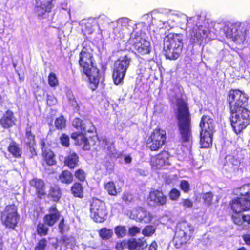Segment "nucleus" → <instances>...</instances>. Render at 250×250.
I'll return each mask as SVG.
<instances>
[{
	"label": "nucleus",
	"mask_w": 250,
	"mask_h": 250,
	"mask_svg": "<svg viewBox=\"0 0 250 250\" xmlns=\"http://www.w3.org/2000/svg\"><path fill=\"white\" fill-rule=\"evenodd\" d=\"M83 48L79 53L78 63L82 72L88 78L89 87L94 91L99 83V70L94 66V57L90 43L84 41Z\"/></svg>",
	"instance_id": "obj_1"
},
{
	"label": "nucleus",
	"mask_w": 250,
	"mask_h": 250,
	"mask_svg": "<svg viewBox=\"0 0 250 250\" xmlns=\"http://www.w3.org/2000/svg\"><path fill=\"white\" fill-rule=\"evenodd\" d=\"M228 208L230 219L234 224L238 226H242L245 223L250 224V214L243 213L250 210V197L246 192L233 198L229 201Z\"/></svg>",
	"instance_id": "obj_2"
},
{
	"label": "nucleus",
	"mask_w": 250,
	"mask_h": 250,
	"mask_svg": "<svg viewBox=\"0 0 250 250\" xmlns=\"http://www.w3.org/2000/svg\"><path fill=\"white\" fill-rule=\"evenodd\" d=\"M177 119L179 142L183 146L191 144L193 135L189 110H178Z\"/></svg>",
	"instance_id": "obj_3"
},
{
	"label": "nucleus",
	"mask_w": 250,
	"mask_h": 250,
	"mask_svg": "<svg viewBox=\"0 0 250 250\" xmlns=\"http://www.w3.org/2000/svg\"><path fill=\"white\" fill-rule=\"evenodd\" d=\"M183 34L169 33L164 38L163 50L167 59L175 60L180 56L183 47Z\"/></svg>",
	"instance_id": "obj_4"
},
{
	"label": "nucleus",
	"mask_w": 250,
	"mask_h": 250,
	"mask_svg": "<svg viewBox=\"0 0 250 250\" xmlns=\"http://www.w3.org/2000/svg\"><path fill=\"white\" fill-rule=\"evenodd\" d=\"M200 143L201 148H209L212 144V136L214 131V123L208 115H204L199 124Z\"/></svg>",
	"instance_id": "obj_5"
},
{
	"label": "nucleus",
	"mask_w": 250,
	"mask_h": 250,
	"mask_svg": "<svg viewBox=\"0 0 250 250\" xmlns=\"http://www.w3.org/2000/svg\"><path fill=\"white\" fill-rule=\"evenodd\" d=\"M179 229L175 234L173 240L175 246L177 248L190 243V240L193 238L194 228L189 223L182 221L178 224Z\"/></svg>",
	"instance_id": "obj_6"
},
{
	"label": "nucleus",
	"mask_w": 250,
	"mask_h": 250,
	"mask_svg": "<svg viewBox=\"0 0 250 250\" xmlns=\"http://www.w3.org/2000/svg\"><path fill=\"white\" fill-rule=\"evenodd\" d=\"M230 120L233 131L241 133L250 124V110H230Z\"/></svg>",
	"instance_id": "obj_7"
},
{
	"label": "nucleus",
	"mask_w": 250,
	"mask_h": 250,
	"mask_svg": "<svg viewBox=\"0 0 250 250\" xmlns=\"http://www.w3.org/2000/svg\"><path fill=\"white\" fill-rule=\"evenodd\" d=\"M226 100L230 109H247L248 97L243 91L231 89L227 93Z\"/></svg>",
	"instance_id": "obj_8"
},
{
	"label": "nucleus",
	"mask_w": 250,
	"mask_h": 250,
	"mask_svg": "<svg viewBox=\"0 0 250 250\" xmlns=\"http://www.w3.org/2000/svg\"><path fill=\"white\" fill-rule=\"evenodd\" d=\"M20 217L18 208L14 204L6 206L0 213V220L2 225L12 229H15L17 226Z\"/></svg>",
	"instance_id": "obj_9"
},
{
	"label": "nucleus",
	"mask_w": 250,
	"mask_h": 250,
	"mask_svg": "<svg viewBox=\"0 0 250 250\" xmlns=\"http://www.w3.org/2000/svg\"><path fill=\"white\" fill-rule=\"evenodd\" d=\"M166 132L159 128L154 129L146 141V147L151 151H158L166 144Z\"/></svg>",
	"instance_id": "obj_10"
},
{
	"label": "nucleus",
	"mask_w": 250,
	"mask_h": 250,
	"mask_svg": "<svg viewBox=\"0 0 250 250\" xmlns=\"http://www.w3.org/2000/svg\"><path fill=\"white\" fill-rule=\"evenodd\" d=\"M90 216L97 223H102L106 220L108 211L105 203L96 197L90 201Z\"/></svg>",
	"instance_id": "obj_11"
},
{
	"label": "nucleus",
	"mask_w": 250,
	"mask_h": 250,
	"mask_svg": "<svg viewBox=\"0 0 250 250\" xmlns=\"http://www.w3.org/2000/svg\"><path fill=\"white\" fill-rule=\"evenodd\" d=\"M131 61V58L126 54L120 57L115 62L112 73L115 84L119 85L122 82Z\"/></svg>",
	"instance_id": "obj_12"
},
{
	"label": "nucleus",
	"mask_w": 250,
	"mask_h": 250,
	"mask_svg": "<svg viewBox=\"0 0 250 250\" xmlns=\"http://www.w3.org/2000/svg\"><path fill=\"white\" fill-rule=\"evenodd\" d=\"M129 43L135 54L145 55L149 54L151 51L150 42L140 35H135L131 38Z\"/></svg>",
	"instance_id": "obj_13"
},
{
	"label": "nucleus",
	"mask_w": 250,
	"mask_h": 250,
	"mask_svg": "<svg viewBox=\"0 0 250 250\" xmlns=\"http://www.w3.org/2000/svg\"><path fill=\"white\" fill-rule=\"evenodd\" d=\"M170 155L168 151L163 149L159 153L152 156L150 158V164L153 168L165 169L171 165Z\"/></svg>",
	"instance_id": "obj_14"
},
{
	"label": "nucleus",
	"mask_w": 250,
	"mask_h": 250,
	"mask_svg": "<svg viewBox=\"0 0 250 250\" xmlns=\"http://www.w3.org/2000/svg\"><path fill=\"white\" fill-rule=\"evenodd\" d=\"M40 145L41 149V156L42 158V165L49 167L56 165L57 161L56 154L52 150L47 147L45 141L44 140H41Z\"/></svg>",
	"instance_id": "obj_15"
},
{
	"label": "nucleus",
	"mask_w": 250,
	"mask_h": 250,
	"mask_svg": "<svg viewBox=\"0 0 250 250\" xmlns=\"http://www.w3.org/2000/svg\"><path fill=\"white\" fill-rule=\"evenodd\" d=\"M167 201V196L162 190L152 189L147 197V202L149 206L163 207L166 206Z\"/></svg>",
	"instance_id": "obj_16"
},
{
	"label": "nucleus",
	"mask_w": 250,
	"mask_h": 250,
	"mask_svg": "<svg viewBox=\"0 0 250 250\" xmlns=\"http://www.w3.org/2000/svg\"><path fill=\"white\" fill-rule=\"evenodd\" d=\"M54 0H35L34 12L40 18H44L50 13Z\"/></svg>",
	"instance_id": "obj_17"
},
{
	"label": "nucleus",
	"mask_w": 250,
	"mask_h": 250,
	"mask_svg": "<svg viewBox=\"0 0 250 250\" xmlns=\"http://www.w3.org/2000/svg\"><path fill=\"white\" fill-rule=\"evenodd\" d=\"M130 217L137 222L144 223H149L152 219L151 213L141 206L134 208L130 212Z\"/></svg>",
	"instance_id": "obj_18"
},
{
	"label": "nucleus",
	"mask_w": 250,
	"mask_h": 250,
	"mask_svg": "<svg viewBox=\"0 0 250 250\" xmlns=\"http://www.w3.org/2000/svg\"><path fill=\"white\" fill-rule=\"evenodd\" d=\"M207 36V31L202 25L196 24L189 31L190 41L193 43L201 44Z\"/></svg>",
	"instance_id": "obj_19"
},
{
	"label": "nucleus",
	"mask_w": 250,
	"mask_h": 250,
	"mask_svg": "<svg viewBox=\"0 0 250 250\" xmlns=\"http://www.w3.org/2000/svg\"><path fill=\"white\" fill-rule=\"evenodd\" d=\"M30 187L35 190V194L39 199L45 198L47 195L46 185L41 179L34 178L29 181Z\"/></svg>",
	"instance_id": "obj_20"
},
{
	"label": "nucleus",
	"mask_w": 250,
	"mask_h": 250,
	"mask_svg": "<svg viewBox=\"0 0 250 250\" xmlns=\"http://www.w3.org/2000/svg\"><path fill=\"white\" fill-rule=\"evenodd\" d=\"M48 211V213L43 216V221L49 227H52L60 219L61 212L58 210L56 205L50 207Z\"/></svg>",
	"instance_id": "obj_21"
},
{
	"label": "nucleus",
	"mask_w": 250,
	"mask_h": 250,
	"mask_svg": "<svg viewBox=\"0 0 250 250\" xmlns=\"http://www.w3.org/2000/svg\"><path fill=\"white\" fill-rule=\"evenodd\" d=\"M64 166L70 169H73L79 166V156L75 151L70 150L64 157Z\"/></svg>",
	"instance_id": "obj_22"
},
{
	"label": "nucleus",
	"mask_w": 250,
	"mask_h": 250,
	"mask_svg": "<svg viewBox=\"0 0 250 250\" xmlns=\"http://www.w3.org/2000/svg\"><path fill=\"white\" fill-rule=\"evenodd\" d=\"M16 119L11 110H7L0 119V124L4 129L9 128L15 125Z\"/></svg>",
	"instance_id": "obj_23"
},
{
	"label": "nucleus",
	"mask_w": 250,
	"mask_h": 250,
	"mask_svg": "<svg viewBox=\"0 0 250 250\" xmlns=\"http://www.w3.org/2000/svg\"><path fill=\"white\" fill-rule=\"evenodd\" d=\"M101 145L102 150L109 157H115L117 156L114 143L107 138H104L101 141Z\"/></svg>",
	"instance_id": "obj_24"
},
{
	"label": "nucleus",
	"mask_w": 250,
	"mask_h": 250,
	"mask_svg": "<svg viewBox=\"0 0 250 250\" xmlns=\"http://www.w3.org/2000/svg\"><path fill=\"white\" fill-rule=\"evenodd\" d=\"M147 246V241L144 237L129 239V250H143Z\"/></svg>",
	"instance_id": "obj_25"
},
{
	"label": "nucleus",
	"mask_w": 250,
	"mask_h": 250,
	"mask_svg": "<svg viewBox=\"0 0 250 250\" xmlns=\"http://www.w3.org/2000/svg\"><path fill=\"white\" fill-rule=\"evenodd\" d=\"M7 150L14 158L20 159L22 157V149L19 145L14 141L10 143L7 147Z\"/></svg>",
	"instance_id": "obj_26"
},
{
	"label": "nucleus",
	"mask_w": 250,
	"mask_h": 250,
	"mask_svg": "<svg viewBox=\"0 0 250 250\" xmlns=\"http://www.w3.org/2000/svg\"><path fill=\"white\" fill-rule=\"evenodd\" d=\"M62 196V190L58 185H54L50 187L47 196L52 201L55 202H58L60 200Z\"/></svg>",
	"instance_id": "obj_27"
},
{
	"label": "nucleus",
	"mask_w": 250,
	"mask_h": 250,
	"mask_svg": "<svg viewBox=\"0 0 250 250\" xmlns=\"http://www.w3.org/2000/svg\"><path fill=\"white\" fill-rule=\"evenodd\" d=\"M70 191L74 197L82 199L84 197L83 188L82 184L79 182L73 183L71 187Z\"/></svg>",
	"instance_id": "obj_28"
},
{
	"label": "nucleus",
	"mask_w": 250,
	"mask_h": 250,
	"mask_svg": "<svg viewBox=\"0 0 250 250\" xmlns=\"http://www.w3.org/2000/svg\"><path fill=\"white\" fill-rule=\"evenodd\" d=\"M58 178L61 183L66 185H69L73 181V175L67 169L62 170L59 175Z\"/></svg>",
	"instance_id": "obj_29"
},
{
	"label": "nucleus",
	"mask_w": 250,
	"mask_h": 250,
	"mask_svg": "<svg viewBox=\"0 0 250 250\" xmlns=\"http://www.w3.org/2000/svg\"><path fill=\"white\" fill-rule=\"evenodd\" d=\"M23 140L25 146L36 144L35 135L32 131L31 126L27 127L25 129Z\"/></svg>",
	"instance_id": "obj_30"
},
{
	"label": "nucleus",
	"mask_w": 250,
	"mask_h": 250,
	"mask_svg": "<svg viewBox=\"0 0 250 250\" xmlns=\"http://www.w3.org/2000/svg\"><path fill=\"white\" fill-rule=\"evenodd\" d=\"M246 32L245 30L237 29L235 34L232 36V40L237 44L243 43L246 40Z\"/></svg>",
	"instance_id": "obj_31"
},
{
	"label": "nucleus",
	"mask_w": 250,
	"mask_h": 250,
	"mask_svg": "<svg viewBox=\"0 0 250 250\" xmlns=\"http://www.w3.org/2000/svg\"><path fill=\"white\" fill-rule=\"evenodd\" d=\"M104 188L108 195L112 196H116L120 192L118 191L116 186L113 181H109L104 184Z\"/></svg>",
	"instance_id": "obj_32"
},
{
	"label": "nucleus",
	"mask_w": 250,
	"mask_h": 250,
	"mask_svg": "<svg viewBox=\"0 0 250 250\" xmlns=\"http://www.w3.org/2000/svg\"><path fill=\"white\" fill-rule=\"evenodd\" d=\"M49 227L45 222H39L36 227L37 233L40 236H45L48 234Z\"/></svg>",
	"instance_id": "obj_33"
},
{
	"label": "nucleus",
	"mask_w": 250,
	"mask_h": 250,
	"mask_svg": "<svg viewBox=\"0 0 250 250\" xmlns=\"http://www.w3.org/2000/svg\"><path fill=\"white\" fill-rule=\"evenodd\" d=\"M71 138L75 141V145L78 146H82L83 141L85 140V136L81 132L71 133Z\"/></svg>",
	"instance_id": "obj_34"
},
{
	"label": "nucleus",
	"mask_w": 250,
	"mask_h": 250,
	"mask_svg": "<svg viewBox=\"0 0 250 250\" xmlns=\"http://www.w3.org/2000/svg\"><path fill=\"white\" fill-rule=\"evenodd\" d=\"M99 235L102 240H107L113 236L112 229L106 228H102L99 231Z\"/></svg>",
	"instance_id": "obj_35"
},
{
	"label": "nucleus",
	"mask_w": 250,
	"mask_h": 250,
	"mask_svg": "<svg viewBox=\"0 0 250 250\" xmlns=\"http://www.w3.org/2000/svg\"><path fill=\"white\" fill-rule=\"evenodd\" d=\"M74 176L79 182H83L86 180V173L82 168H78L74 172Z\"/></svg>",
	"instance_id": "obj_36"
},
{
	"label": "nucleus",
	"mask_w": 250,
	"mask_h": 250,
	"mask_svg": "<svg viewBox=\"0 0 250 250\" xmlns=\"http://www.w3.org/2000/svg\"><path fill=\"white\" fill-rule=\"evenodd\" d=\"M48 83L50 87H55L59 85V81L56 75L53 72H50L48 76Z\"/></svg>",
	"instance_id": "obj_37"
},
{
	"label": "nucleus",
	"mask_w": 250,
	"mask_h": 250,
	"mask_svg": "<svg viewBox=\"0 0 250 250\" xmlns=\"http://www.w3.org/2000/svg\"><path fill=\"white\" fill-rule=\"evenodd\" d=\"M95 129V127L91 121L89 120H84V124L82 131L85 132L93 133Z\"/></svg>",
	"instance_id": "obj_38"
},
{
	"label": "nucleus",
	"mask_w": 250,
	"mask_h": 250,
	"mask_svg": "<svg viewBox=\"0 0 250 250\" xmlns=\"http://www.w3.org/2000/svg\"><path fill=\"white\" fill-rule=\"evenodd\" d=\"M121 199L126 205L131 204L134 201L133 194L128 191H125L123 192Z\"/></svg>",
	"instance_id": "obj_39"
},
{
	"label": "nucleus",
	"mask_w": 250,
	"mask_h": 250,
	"mask_svg": "<svg viewBox=\"0 0 250 250\" xmlns=\"http://www.w3.org/2000/svg\"><path fill=\"white\" fill-rule=\"evenodd\" d=\"M126 248L129 250V239H124L117 242L115 246L117 250H124Z\"/></svg>",
	"instance_id": "obj_40"
},
{
	"label": "nucleus",
	"mask_w": 250,
	"mask_h": 250,
	"mask_svg": "<svg viewBox=\"0 0 250 250\" xmlns=\"http://www.w3.org/2000/svg\"><path fill=\"white\" fill-rule=\"evenodd\" d=\"M55 125L58 130H62L66 126V121L62 116L57 118L55 121Z\"/></svg>",
	"instance_id": "obj_41"
},
{
	"label": "nucleus",
	"mask_w": 250,
	"mask_h": 250,
	"mask_svg": "<svg viewBox=\"0 0 250 250\" xmlns=\"http://www.w3.org/2000/svg\"><path fill=\"white\" fill-rule=\"evenodd\" d=\"M115 233L118 238L124 237L126 235V229L125 226H117L115 228Z\"/></svg>",
	"instance_id": "obj_42"
},
{
	"label": "nucleus",
	"mask_w": 250,
	"mask_h": 250,
	"mask_svg": "<svg viewBox=\"0 0 250 250\" xmlns=\"http://www.w3.org/2000/svg\"><path fill=\"white\" fill-rule=\"evenodd\" d=\"M47 245V241L45 238L39 239L34 248V250H45Z\"/></svg>",
	"instance_id": "obj_43"
},
{
	"label": "nucleus",
	"mask_w": 250,
	"mask_h": 250,
	"mask_svg": "<svg viewBox=\"0 0 250 250\" xmlns=\"http://www.w3.org/2000/svg\"><path fill=\"white\" fill-rule=\"evenodd\" d=\"M155 228L152 225L146 226L142 230V234L145 236H151L155 232Z\"/></svg>",
	"instance_id": "obj_44"
},
{
	"label": "nucleus",
	"mask_w": 250,
	"mask_h": 250,
	"mask_svg": "<svg viewBox=\"0 0 250 250\" xmlns=\"http://www.w3.org/2000/svg\"><path fill=\"white\" fill-rule=\"evenodd\" d=\"M177 109H188L187 102L183 98H177L176 101Z\"/></svg>",
	"instance_id": "obj_45"
},
{
	"label": "nucleus",
	"mask_w": 250,
	"mask_h": 250,
	"mask_svg": "<svg viewBox=\"0 0 250 250\" xmlns=\"http://www.w3.org/2000/svg\"><path fill=\"white\" fill-rule=\"evenodd\" d=\"M61 144L64 147H68L70 146V139L68 135L62 133L60 137Z\"/></svg>",
	"instance_id": "obj_46"
},
{
	"label": "nucleus",
	"mask_w": 250,
	"mask_h": 250,
	"mask_svg": "<svg viewBox=\"0 0 250 250\" xmlns=\"http://www.w3.org/2000/svg\"><path fill=\"white\" fill-rule=\"evenodd\" d=\"M181 195L180 192L176 188H173L168 193L170 199L172 201L177 200Z\"/></svg>",
	"instance_id": "obj_47"
},
{
	"label": "nucleus",
	"mask_w": 250,
	"mask_h": 250,
	"mask_svg": "<svg viewBox=\"0 0 250 250\" xmlns=\"http://www.w3.org/2000/svg\"><path fill=\"white\" fill-rule=\"evenodd\" d=\"M84 124V121L79 118H75L72 122L73 126L77 129L82 130Z\"/></svg>",
	"instance_id": "obj_48"
},
{
	"label": "nucleus",
	"mask_w": 250,
	"mask_h": 250,
	"mask_svg": "<svg viewBox=\"0 0 250 250\" xmlns=\"http://www.w3.org/2000/svg\"><path fill=\"white\" fill-rule=\"evenodd\" d=\"M180 188L184 193H188L190 190L189 182L185 180H182L180 183Z\"/></svg>",
	"instance_id": "obj_49"
},
{
	"label": "nucleus",
	"mask_w": 250,
	"mask_h": 250,
	"mask_svg": "<svg viewBox=\"0 0 250 250\" xmlns=\"http://www.w3.org/2000/svg\"><path fill=\"white\" fill-rule=\"evenodd\" d=\"M213 197V195L210 192L204 194L203 196L204 203L208 206L210 205L212 201Z\"/></svg>",
	"instance_id": "obj_50"
},
{
	"label": "nucleus",
	"mask_w": 250,
	"mask_h": 250,
	"mask_svg": "<svg viewBox=\"0 0 250 250\" xmlns=\"http://www.w3.org/2000/svg\"><path fill=\"white\" fill-rule=\"evenodd\" d=\"M104 105L106 109H115L118 107V105L113 101L106 100L104 102Z\"/></svg>",
	"instance_id": "obj_51"
},
{
	"label": "nucleus",
	"mask_w": 250,
	"mask_h": 250,
	"mask_svg": "<svg viewBox=\"0 0 250 250\" xmlns=\"http://www.w3.org/2000/svg\"><path fill=\"white\" fill-rule=\"evenodd\" d=\"M128 233L130 236H133L140 233L141 229L136 226H133L128 229Z\"/></svg>",
	"instance_id": "obj_52"
},
{
	"label": "nucleus",
	"mask_w": 250,
	"mask_h": 250,
	"mask_svg": "<svg viewBox=\"0 0 250 250\" xmlns=\"http://www.w3.org/2000/svg\"><path fill=\"white\" fill-rule=\"evenodd\" d=\"M65 219L64 217H62L58 224L59 231L60 234H63L65 232Z\"/></svg>",
	"instance_id": "obj_53"
},
{
	"label": "nucleus",
	"mask_w": 250,
	"mask_h": 250,
	"mask_svg": "<svg viewBox=\"0 0 250 250\" xmlns=\"http://www.w3.org/2000/svg\"><path fill=\"white\" fill-rule=\"evenodd\" d=\"M182 205L185 208H191L193 207V202L189 199H185L182 200Z\"/></svg>",
	"instance_id": "obj_54"
},
{
	"label": "nucleus",
	"mask_w": 250,
	"mask_h": 250,
	"mask_svg": "<svg viewBox=\"0 0 250 250\" xmlns=\"http://www.w3.org/2000/svg\"><path fill=\"white\" fill-rule=\"evenodd\" d=\"M35 146L36 145L26 146L29 148V152L31 154V158H33L34 157L36 156L37 155V152L36 148H35Z\"/></svg>",
	"instance_id": "obj_55"
},
{
	"label": "nucleus",
	"mask_w": 250,
	"mask_h": 250,
	"mask_svg": "<svg viewBox=\"0 0 250 250\" xmlns=\"http://www.w3.org/2000/svg\"><path fill=\"white\" fill-rule=\"evenodd\" d=\"M57 103L56 99L51 96H49L47 97V104L49 106H51L52 105H55Z\"/></svg>",
	"instance_id": "obj_56"
},
{
	"label": "nucleus",
	"mask_w": 250,
	"mask_h": 250,
	"mask_svg": "<svg viewBox=\"0 0 250 250\" xmlns=\"http://www.w3.org/2000/svg\"><path fill=\"white\" fill-rule=\"evenodd\" d=\"M69 104L73 109H78L79 107L78 104L74 98L69 99Z\"/></svg>",
	"instance_id": "obj_57"
},
{
	"label": "nucleus",
	"mask_w": 250,
	"mask_h": 250,
	"mask_svg": "<svg viewBox=\"0 0 250 250\" xmlns=\"http://www.w3.org/2000/svg\"><path fill=\"white\" fill-rule=\"evenodd\" d=\"M83 149L84 150H89L90 149V145L89 144L88 138L85 136V140L83 141L82 144Z\"/></svg>",
	"instance_id": "obj_58"
},
{
	"label": "nucleus",
	"mask_w": 250,
	"mask_h": 250,
	"mask_svg": "<svg viewBox=\"0 0 250 250\" xmlns=\"http://www.w3.org/2000/svg\"><path fill=\"white\" fill-rule=\"evenodd\" d=\"M245 244L247 246H250V234L246 233L242 236Z\"/></svg>",
	"instance_id": "obj_59"
},
{
	"label": "nucleus",
	"mask_w": 250,
	"mask_h": 250,
	"mask_svg": "<svg viewBox=\"0 0 250 250\" xmlns=\"http://www.w3.org/2000/svg\"><path fill=\"white\" fill-rule=\"evenodd\" d=\"M158 245L155 241H152L148 247V250H157Z\"/></svg>",
	"instance_id": "obj_60"
},
{
	"label": "nucleus",
	"mask_w": 250,
	"mask_h": 250,
	"mask_svg": "<svg viewBox=\"0 0 250 250\" xmlns=\"http://www.w3.org/2000/svg\"><path fill=\"white\" fill-rule=\"evenodd\" d=\"M124 161L125 163L130 164L132 162V158L129 155H125Z\"/></svg>",
	"instance_id": "obj_61"
},
{
	"label": "nucleus",
	"mask_w": 250,
	"mask_h": 250,
	"mask_svg": "<svg viewBox=\"0 0 250 250\" xmlns=\"http://www.w3.org/2000/svg\"><path fill=\"white\" fill-rule=\"evenodd\" d=\"M236 250H246V248L245 247H240V248H238Z\"/></svg>",
	"instance_id": "obj_62"
},
{
	"label": "nucleus",
	"mask_w": 250,
	"mask_h": 250,
	"mask_svg": "<svg viewBox=\"0 0 250 250\" xmlns=\"http://www.w3.org/2000/svg\"><path fill=\"white\" fill-rule=\"evenodd\" d=\"M248 197H250V191L246 192Z\"/></svg>",
	"instance_id": "obj_63"
},
{
	"label": "nucleus",
	"mask_w": 250,
	"mask_h": 250,
	"mask_svg": "<svg viewBox=\"0 0 250 250\" xmlns=\"http://www.w3.org/2000/svg\"><path fill=\"white\" fill-rule=\"evenodd\" d=\"M249 250H250V249Z\"/></svg>",
	"instance_id": "obj_64"
}]
</instances>
